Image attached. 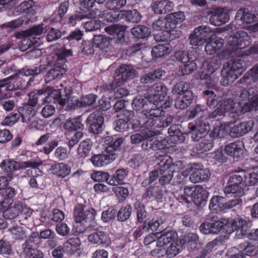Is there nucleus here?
I'll list each match as a JSON object with an SVG mask.
<instances>
[{
	"mask_svg": "<svg viewBox=\"0 0 258 258\" xmlns=\"http://www.w3.org/2000/svg\"><path fill=\"white\" fill-rule=\"evenodd\" d=\"M258 80V65L253 67L246 73L238 82L243 88L238 99V102H234V100L229 98L219 100L212 91H205L204 94L207 96V104L210 108H217L212 112L210 118L225 115L227 113L232 114L233 118L237 117L241 112H247L258 109L257 88L253 83Z\"/></svg>",
	"mask_w": 258,
	"mask_h": 258,
	"instance_id": "obj_1",
	"label": "nucleus"
},
{
	"mask_svg": "<svg viewBox=\"0 0 258 258\" xmlns=\"http://www.w3.org/2000/svg\"><path fill=\"white\" fill-rule=\"evenodd\" d=\"M258 21V11L250 12L248 9H240L235 16V20L228 26L227 30L233 33L227 40L228 45L227 49L232 53L238 49H244L249 45L251 39L247 33L242 30H237L239 28H245L250 31L248 24Z\"/></svg>",
	"mask_w": 258,
	"mask_h": 258,
	"instance_id": "obj_2",
	"label": "nucleus"
},
{
	"mask_svg": "<svg viewBox=\"0 0 258 258\" xmlns=\"http://www.w3.org/2000/svg\"><path fill=\"white\" fill-rule=\"evenodd\" d=\"M160 107H153L152 106L150 110L143 111L141 112V116L143 117L144 127H146L148 132L153 136L154 140L153 144H151L154 149L161 150L166 146L167 141L161 137H157L159 132L155 130V128H161L167 126L173 120L171 115L166 114Z\"/></svg>",
	"mask_w": 258,
	"mask_h": 258,
	"instance_id": "obj_3",
	"label": "nucleus"
},
{
	"mask_svg": "<svg viewBox=\"0 0 258 258\" xmlns=\"http://www.w3.org/2000/svg\"><path fill=\"white\" fill-rule=\"evenodd\" d=\"M257 182L258 173L254 169L239 170L230 177L224 191L225 194L235 193L238 196H242L244 186L254 185Z\"/></svg>",
	"mask_w": 258,
	"mask_h": 258,
	"instance_id": "obj_4",
	"label": "nucleus"
},
{
	"mask_svg": "<svg viewBox=\"0 0 258 258\" xmlns=\"http://www.w3.org/2000/svg\"><path fill=\"white\" fill-rule=\"evenodd\" d=\"M45 70L44 66L36 67L34 69H28L23 73L14 77L11 76L9 78L0 81V101L3 99L10 98L12 96L11 92L14 90L21 89L24 85L25 80H23V76L27 77L31 75H38Z\"/></svg>",
	"mask_w": 258,
	"mask_h": 258,
	"instance_id": "obj_5",
	"label": "nucleus"
},
{
	"mask_svg": "<svg viewBox=\"0 0 258 258\" xmlns=\"http://www.w3.org/2000/svg\"><path fill=\"white\" fill-rule=\"evenodd\" d=\"M245 68V64L240 59L229 60L222 71L221 84L225 86L230 85L243 73Z\"/></svg>",
	"mask_w": 258,
	"mask_h": 258,
	"instance_id": "obj_6",
	"label": "nucleus"
},
{
	"mask_svg": "<svg viewBox=\"0 0 258 258\" xmlns=\"http://www.w3.org/2000/svg\"><path fill=\"white\" fill-rule=\"evenodd\" d=\"M245 150L242 142L238 141L229 143L215 152V159L219 162H225L228 157L238 160L242 157Z\"/></svg>",
	"mask_w": 258,
	"mask_h": 258,
	"instance_id": "obj_7",
	"label": "nucleus"
},
{
	"mask_svg": "<svg viewBox=\"0 0 258 258\" xmlns=\"http://www.w3.org/2000/svg\"><path fill=\"white\" fill-rule=\"evenodd\" d=\"M61 90V89L59 88L52 90L51 88L48 87L46 90H40L32 93H34V96L38 97V100H43L44 102H46L57 101L60 104L63 105L69 101L72 90L71 87L65 88L64 89L65 95L62 94Z\"/></svg>",
	"mask_w": 258,
	"mask_h": 258,
	"instance_id": "obj_8",
	"label": "nucleus"
},
{
	"mask_svg": "<svg viewBox=\"0 0 258 258\" xmlns=\"http://www.w3.org/2000/svg\"><path fill=\"white\" fill-rule=\"evenodd\" d=\"M157 163L159 166L160 174L162 175L159 181L162 185L167 184L170 183L173 177V172L176 171V167L178 164H180V162H177L176 164H172V159L168 155H158L156 157Z\"/></svg>",
	"mask_w": 258,
	"mask_h": 258,
	"instance_id": "obj_9",
	"label": "nucleus"
},
{
	"mask_svg": "<svg viewBox=\"0 0 258 258\" xmlns=\"http://www.w3.org/2000/svg\"><path fill=\"white\" fill-rule=\"evenodd\" d=\"M189 88V85L185 82L179 83L173 87L172 93L179 95L175 102L176 108L183 109L191 104L193 96Z\"/></svg>",
	"mask_w": 258,
	"mask_h": 258,
	"instance_id": "obj_10",
	"label": "nucleus"
},
{
	"mask_svg": "<svg viewBox=\"0 0 258 258\" xmlns=\"http://www.w3.org/2000/svg\"><path fill=\"white\" fill-rule=\"evenodd\" d=\"M215 31L207 25H202L194 29L189 36L190 44L195 47L203 45L215 36Z\"/></svg>",
	"mask_w": 258,
	"mask_h": 258,
	"instance_id": "obj_11",
	"label": "nucleus"
},
{
	"mask_svg": "<svg viewBox=\"0 0 258 258\" xmlns=\"http://www.w3.org/2000/svg\"><path fill=\"white\" fill-rule=\"evenodd\" d=\"M96 211L93 208L87 209L85 206L81 204H77L74 209V218L77 223L75 226L77 229L75 233L78 235L84 231V228L82 227L81 224L83 221L92 220L94 219L96 215Z\"/></svg>",
	"mask_w": 258,
	"mask_h": 258,
	"instance_id": "obj_12",
	"label": "nucleus"
},
{
	"mask_svg": "<svg viewBox=\"0 0 258 258\" xmlns=\"http://www.w3.org/2000/svg\"><path fill=\"white\" fill-rule=\"evenodd\" d=\"M167 92V89L165 85L161 83H156L151 87L149 98L154 105L165 108L171 104L168 97L166 96Z\"/></svg>",
	"mask_w": 258,
	"mask_h": 258,
	"instance_id": "obj_13",
	"label": "nucleus"
},
{
	"mask_svg": "<svg viewBox=\"0 0 258 258\" xmlns=\"http://www.w3.org/2000/svg\"><path fill=\"white\" fill-rule=\"evenodd\" d=\"M42 164V162L39 160L17 162L8 159L3 161L1 163V167L4 171L7 172L30 167L35 170L36 172L38 171L39 173H41V171L38 169V167Z\"/></svg>",
	"mask_w": 258,
	"mask_h": 258,
	"instance_id": "obj_14",
	"label": "nucleus"
},
{
	"mask_svg": "<svg viewBox=\"0 0 258 258\" xmlns=\"http://www.w3.org/2000/svg\"><path fill=\"white\" fill-rule=\"evenodd\" d=\"M222 222H223V233L230 234L237 230L241 234H246L249 228L247 222L242 218L235 219L222 218Z\"/></svg>",
	"mask_w": 258,
	"mask_h": 258,
	"instance_id": "obj_15",
	"label": "nucleus"
},
{
	"mask_svg": "<svg viewBox=\"0 0 258 258\" xmlns=\"http://www.w3.org/2000/svg\"><path fill=\"white\" fill-rule=\"evenodd\" d=\"M166 215L162 211L153 209L151 216L144 221L143 230H156L159 226L166 221Z\"/></svg>",
	"mask_w": 258,
	"mask_h": 258,
	"instance_id": "obj_16",
	"label": "nucleus"
},
{
	"mask_svg": "<svg viewBox=\"0 0 258 258\" xmlns=\"http://www.w3.org/2000/svg\"><path fill=\"white\" fill-rule=\"evenodd\" d=\"M29 104L20 107L18 109L19 114L21 115L23 122L29 123L33 119L35 114L33 106L38 101V98L34 96V93L31 92L28 95Z\"/></svg>",
	"mask_w": 258,
	"mask_h": 258,
	"instance_id": "obj_17",
	"label": "nucleus"
},
{
	"mask_svg": "<svg viewBox=\"0 0 258 258\" xmlns=\"http://www.w3.org/2000/svg\"><path fill=\"white\" fill-rule=\"evenodd\" d=\"M220 60L217 58L206 59L203 63L202 71L199 73V77L201 80H212L211 75L220 67Z\"/></svg>",
	"mask_w": 258,
	"mask_h": 258,
	"instance_id": "obj_18",
	"label": "nucleus"
},
{
	"mask_svg": "<svg viewBox=\"0 0 258 258\" xmlns=\"http://www.w3.org/2000/svg\"><path fill=\"white\" fill-rule=\"evenodd\" d=\"M136 76V71L132 66L120 65L115 72L114 83L121 85L129 79H133Z\"/></svg>",
	"mask_w": 258,
	"mask_h": 258,
	"instance_id": "obj_19",
	"label": "nucleus"
},
{
	"mask_svg": "<svg viewBox=\"0 0 258 258\" xmlns=\"http://www.w3.org/2000/svg\"><path fill=\"white\" fill-rule=\"evenodd\" d=\"M188 128L191 134V138L195 141H198L210 130L209 123L205 119L197 120L195 125L189 124Z\"/></svg>",
	"mask_w": 258,
	"mask_h": 258,
	"instance_id": "obj_20",
	"label": "nucleus"
},
{
	"mask_svg": "<svg viewBox=\"0 0 258 258\" xmlns=\"http://www.w3.org/2000/svg\"><path fill=\"white\" fill-rule=\"evenodd\" d=\"M87 121L90 125V131L92 133L98 134L103 130L104 118L100 112L91 113Z\"/></svg>",
	"mask_w": 258,
	"mask_h": 258,
	"instance_id": "obj_21",
	"label": "nucleus"
},
{
	"mask_svg": "<svg viewBox=\"0 0 258 258\" xmlns=\"http://www.w3.org/2000/svg\"><path fill=\"white\" fill-rule=\"evenodd\" d=\"M192 173L189 179L192 182L196 183L208 180L210 177V172L207 169L201 168V165L194 164L190 167Z\"/></svg>",
	"mask_w": 258,
	"mask_h": 258,
	"instance_id": "obj_22",
	"label": "nucleus"
},
{
	"mask_svg": "<svg viewBox=\"0 0 258 258\" xmlns=\"http://www.w3.org/2000/svg\"><path fill=\"white\" fill-rule=\"evenodd\" d=\"M229 20V16L223 8H218L211 13L210 18L211 24L215 26H220L227 23Z\"/></svg>",
	"mask_w": 258,
	"mask_h": 258,
	"instance_id": "obj_23",
	"label": "nucleus"
},
{
	"mask_svg": "<svg viewBox=\"0 0 258 258\" xmlns=\"http://www.w3.org/2000/svg\"><path fill=\"white\" fill-rule=\"evenodd\" d=\"M92 15H94L93 18L98 17V19L101 18L103 21H105L108 22H117L122 19L121 11H112L110 12L107 11H100L96 10L95 12H91Z\"/></svg>",
	"mask_w": 258,
	"mask_h": 258,
	"instance_id": "obj_24",
	"label": "nucleus"
},
{
	"mask_svg": "<svg viewBox=\"0 0 258 258\" xmlns=\"http://www.w3.org/2000/svg\"><path fill=\"white\" fill-rule=\"evenodd\" d=\"M117 85L114 83V80L111 85L105 87L103 89L104 92H107L109 94V98L111 99L112 94H114L115 99H119L127 96L129 94V91L125 88L121 87V85Z\"/></svg>",
	"mask_w": 258,
	"mask_h": 258,
	"instance_id": "obj_25",
	"label": "nucleus"
},
{
	"mask_svg": "<svg viewBox=\"0 0 258 258\" xmlns=\"http://www.w3.org/2000/svg\"><path fill=\"white\" fill-rule=\"evenodd\" d=\"M115 158V154H108L105 152V154L93 155L91 158V162L95 167H99L108 165Z\"/></svg>",
	"mask_w": 258,
	"mask_h": 258,
	"instance_id": "obj_26",
	"label": "nucleus"
},
{
	"mask_svg": "<svg viewBox=\"0 0 258 258\" xmlns=\"http://www.w3.org/2000/svg\"><path fill=\"white\" fill-rule=\"evenodd\" d=\"M176 237V232L165 229L158 235L156 245L157 247H162L173 240H175V238Z\"/></svg>",
	"mask_w": 258,
	"mask_h": 258,
	"instance_id": "obj_27",
	"label": "nucleus"
},
{
	"mask_svg": "<svg viewBox=\"0 0 258 258\" xmlns=\"http://www.w3.org/2000/svg\"><path fill=\"white\" fill-rule=\"evenodd\" d=\"M174 4L168 0L155 1L151 5L153 11L156 14H164L172 11Z\"/></svg>",
	"mask_w": 258,
	"mask_h": 258,
	"instance_id": "obj_28",
	"label": "nucleus"
},
{
	"mask_svg": "<svg viewBox=\"0 0 258 258\" xmlns=\"http://www.w3.org/2000/svg\"><path fill=\"white\" fill-rule=\"evenodd\" d=\"M226 202L221 196H213L210 201L209 209L214 213L224 212L226 210Z\"/></svg>",
	"mask_w": 258,
	"mask_h": 258,
	"instance_id": "obj_29",
	"label": "nucleus"
},
{
	"mask_svg": "<svg viewBox=\"0 0 258 258\" xmlns=\"http://www.w3.org/2000/svg\"><path fill=\"white\" fill-rule=\"evenodd\" d=\"M106 146L105 147V152L108 154H114L117 157V154L115 151H117L121 145L123 143V139L122 138H118L116 136L108 137L107 139H106Z\"/></svg>",
	"mask_w": 258,
	"mask_h": 258,
	"instance_id": "obj_30",
	"label": "nucleus"
},
{
	"mask_svg": "<svg viewBox=\"0 0 258 258\" xmlns=\"http://www.w3.org/2000/svg\"><path fill=\"white\" fill-rule=\"evenodd\" d=\"M133 107L137 110H139L143 108V111L147 110L148 111L150 110L148 107L153 106V101L150 100L149 96L148 97L144 96H138L135 98L133 101Z\"/></svg>",
	"mask_w": 258,
	"mask_h": 258,
	"instance_id": "obj_31",
	"label": "nucleus"
},
{
	"mask_svg": "<svg viewBox=\"0 0 258 258\" xmlns=\"http://www.w3.org/2000/svg\"><path fill=\"white\" fill-rule=\"evenodd\" d=\"M50 171L56 176L64 178L70 174L71 168L67 164L61 162L52 165Z\"/></svg>",
	"mask_w": 258,
	"mask_h": 258,
	"instance_id": "obj_32",
	"label": "nucleus"
},
{
	"mask_svg": "<svg viewBox=\"0 0 258 258\" xmlns=\"http://www.w3.org/2000/svg\"><path fill=\"white\" fill-rule=\"evenodd\" d=\"M190 55L192 57L186 62H183V64L181 66L182 74L183 75L191 74L197 68V63L195 62L198 57L197 51L195 50H191Z\"/></svg>",
	"mask_w": 258,
	"mask_h": 258,
	"instance_id": "obj_33",
	"label": "nucleus"
},
{
	"mask_svg": "<svg viewBox=\"0 0 258 258\" xmlns=\"http://www.w3.org/2000/svg\"><path fill=\"white\" fill-rule=\"evenodd\" d=\"M209 41L205 46V51L208 54L212 55L220 50L224 44L223 39L214 37L209 40Z\"/></svg>",
	"mask_w": 258,
	"mask_h": 258,
	"instance_id": "obj_34",
	"label": "nucleus"
},
{
	"mask_svg": "<svg viewBox=\"0 0 258 258\" xmlns=\"http://www.w3.org/2000/svg\"><path fill=\"white\" fill-rule=\"evenodd\" d=\"M208 197V192L202 186L195 185L192 200L198 206L204 204Z\"/></svg>",
	"mask_w": 258,
	"mask_h": 258,
	"instance_id": "obj_35",
	"label": "nucleus"
},
{
	"mask_svg": "<svg viewBox=\"0 0 258 258\" xmlns=\"http://www.w3.org/2000/svg\"><path fill=\"white\" fill-rule=\"evenodd\" d=\"M185 19V15L183 12L172 13L167 16V24L171 30L176 28L178 23H181Z\"/></svg>",
	"mask_w": 258,
	"mask_h": 258,
	"instance_id": "obj_36",
	"label": "nucleus"
},
{
	"mask_svg": "<svg viewBox=\"0 0 258 258\" xmlns=\"http://www.w3.org/2000/svg\"><path fill=\"white\" fill-rule=\"evenodd\" d=\"M127 175V171L126 170L123 169H118L107 181V183L113 186L122 184Z\"/></svg>",
	"mask_w": 258,
	"mask_h": 258,
	"instance_id": "obj_37",
	"label": "nucleus"
},
{
	"mask_svg": "<svg viewBox=\"0 0 258 258\" xmlns=\"http://www.w3.org/2000/svg\"><path fill=\"white\" fill-rule=\"evenodd\" d=\"M81 241L77 238H72L68 240L63 244L64 251L68 254H74L80 249Z\"/></svg>",
	"mask_w": 258,
	"mask_h": 258,
	"instance_id": "obj_38",
	"label": "nucleus"
},
{
	"mask_svg": "<svg viewBox=\"0 0 258 258\" xmlns=\"http://www.w3.org/2000/svg\"><path fill=\"white\" fill-rule=\"evenodd\" d=\"M171 50L168 44H158L154 47L151 51L153 57L159 58L167 55Z\"/></svg>",
	"mask_w": 258,
	"mask_h": 258,
	"instance_id": "obj_39",
	"label": "nucleus"
},
{
	"mask_svg": "<svg viewBox=\"0 0 258 258\" xmlns=\"http://www.w3.org/2000/svg\"><path fill=\"white\" fill-rule=\"evenodd\" d=\"M22 202L17 201L4 212L3 216L6 219H13L20 214V209L22 208Z\"/></svg>",
	"mask_w": 258,
	"mask_h": 258,
	"instance_id": "obj_40",
	"label": "nucleus"
},
{
	"mask_svg": "<svg viewBox=\"0 0 258 258\" xmlns=\"http://www.w3.org/2000/svg\"><path fill=\"white\" fill-rule=\"evenodd\" d=\"M144 125V124H143L142 125V131L141 133H137L131 136V141L132 143L138 144L144 139L147 140L148 141H153V140H151L153 139V136H151V135H150V133L148 132L147 130L145 129L146 127H143ZM154 141V140H153V141Z\"/></svg>",
	"mask_w": 258,
	"mask_h": 258,
	"instance_id": "obj_41",
	"label": "nucleus"
},
{
	"mask_svg": "<svg viewBox=\"0 0 258 258\" xmlns=\"http://www.w3.org/2000/svg\"><path fill=\"white\" fill-rule=\"evenodd\" d=\"M111 39L104 35H97L93 39V45L101 49L107 48L110 45Z\"/></svg>",
	"mask_w": 258,
	"mask_h": 258,
	"instance_id": "obj_42",
	"label": "nucleus"
},
{
	"mask_svg": "<svg viewBox=\"0 0 258 258\" xmlns=\"http://www.w3.org/2000/svg\"><path fill=\"white\" fill-rule=\"evenodd\" d=\"M43 24H41L36 26L33 27L31 29L21 32H18L15 34L16 37H20L21 35L25 34L32 36V39H36L38 41L39 39L37 37L40 36L43 31Z\"/></svg>",
	"mask_w": 258,
	"mask_h": 258,
	"instance_id": "obj_43",
	"label": "nucleus"
},
{
	"mask_svg": "<svg viewBox=\"0 0 258 258\" xmlns=\"http://www.w3.org/2000/svg\"><path fill=\"white\" fill-rule=\"evenodd\" d=\"M131 33L138 39H146L150 35V32L148 28L143 25H137L131 29Z\"/></svg>",
	"mask_w": 258,
	"mask_h": 258,
	"instance_id": "obj_44",
	"label": "nucleus"
},
{
	"mask_svg": "<svg viewBox=\"0 0 258 258\" xmlns=\"http://www.w3.org/2000/svg\"><path fill=\"white\" fill-rule=\"evenodd\" d=\"M21 39L22 40L19 45V49L22 51H24L28 49L31 45H34L37 42V40L32 39V36L29 35H21L20 37H16Z\"/></svg>",
	"mask_w": 258,
	"mask_h": 258,
	"instance_id": "obj_45",
	"label": "nucleus"
},
{
	"mask_svg": "<svg viewBox=\"0 0 258 258\" xmlns=\"http://www.w3.org/2000/svg\"><path fill=\"white\" fill-rule=\"evenodd\" d=\"M66 72V68L62 66H57L50 70L47 74L45 78L46 82H49L55 79L59 78Z\"/></svg>",
	"mask_w": 258,
	"mask_h": 258,
	"instance_id": "obj_46",
	"label": "nucleus"
},
{
	"mask_svg": "<svg viewBox=\"0 0 258 258\" xmlns=\"http://www.w3.org/2000/svg\"><path fill=\"white\" fill-rule=\"evenodd\" d=\"M92 142L90 140H86L82 142L78 148V154L81 157H87L90 152Z\"/></svg>",
	"mask_w": 258,
	"mask_h": 258,
	"instance_id": "obj_47",
	"label": "nucleus"
},
{
	"mask_svg": "<svg viewBox=\"0 0 258 258\" xmlns=\"http://www.w3.org/2000/svg\"><path fill=\"white\" fill-rule=\"evenodd\" d=\"M228 123L221 124L220 125L215 127L211 133V136L214 138H223L229 134Z\"/></svg>",
	"mask_w": 258,
	"mask_h": 258,
	"instance_id": "obj_48",
	"label": "nucleus"
},
{
	"mask_svg": "<svg viewBox=\"0 0 258 258\" xmlns=\"http://www.w3.org/2000/svg\"><path fill=\"white\" fill-rule=\"evenodd\" d=\"M84 125L81 122L80 117L72 119H68L64 125V128L68 131L82 129Z\"/></svg>",
	"mask_w": 258,
	"mask_h": 258,
	"instance_id": "obj_49",
	"label": "nucleus"
},
{
	"mask_svg": "<svg viewBox=\"0 0 258 258\" xmlns=\"http://www.w3.org/2000/svg\"><path fill=\"white\" fill-rule=\"evenodd\" d=\"M122 18L125 17L127 21L135 23L138 22L141 18V14L136 10L130 11H121Z\"/></svg>",
	"mask_w": 258,
	"mask_h": 258,
	"instance_id": "obj_50",
	"label": "nucleus"
},
{
	"mask_svg": "<svg viewBox=\"0 0 258 258\" xmlns=\"http://www.w3.org/2000/svg\"><path fill=\"white\" fill-rule=\"evenodd\" d=\"M23 254L26 258H43V254L40 250L31 247H24Z\"/></svg>",
	"mask_w": 258,
	"mask_h": 258,
	"instance_id": "obj_51",
	"label": "nucleus"
},
{
	"mask_svg": "<svg viewBox=\"0 0 258 258\" xmlns=\"http://www.w3.org/2000/svg\"><path fill=\"white\" fill-rule=\"evenodd\" d=\"M35 8L34 2L31 0L24 1L18 6L19 10L21 12L31 14H34L36 13Z\"/></svg>",
	"mask_w": 258,
	"mask_h": 258,
	"instance_id": "obj_52",
	"label": "nucleus"
},
{
	"mask_svg": "<svg viewBox=\"0 0 258 258\" xmlns=\"http://www.w3.org/2000/svg\"><path fill=\"white\" fill-rule=\"evenodd\" d=\"M182 249L181 242L178 243L177 240H173L166 250V253L169 257H173L178 254Z\"/></svg>",
	"mask_w": 258,
	"mask_h": 258,
	"instance_id": "obj_53",
	"label": "nucleus"
},
{
	"mask_svg": "<svg viewBox=\"0 0 258 258\" xmlns=\"http://www.w3.org/2000/svg\"><path fill=\"white\" fill-rule=\"evenodd\" d=\"M135 208L137 212L138 221L142 223L147 217V212L145 210L143 204L139 201H137L134 204Z\"/></svg>",
	"mask_w": 258,
	"mask_h": 258,
	"instance_id": "obj_54",
	"label": "nucleus"
},
{
	"mask_svg": "<svg viewBox=\"0 0 258 258\" xmlns=\"http://www.w3.org/2000/svg\"><path fill=\"white\" fill-rule=\"evenodd\" d=\"M119 201H124L128 196V188L124 186H115L112 189Z\"/></svg>",
	"mask_w": 258,
	"mask_h": 258,
	"instance_id": "obj_55",
	"label": "nucleus"
},
{
	"mask_svg": "<svg viewBox=\"0 0 258 258\" xmlns=\"http://www.w3.org/2000/svg\"><path fill=\"white\" fill-rule=\"evenodd\" d=\"M94 15H92V13H89L87 14H83L82 13H78L74 15L71 16L69 18V23L72 26H74L77 23L78 21H80L85 18H92Z\"/></svg>",
	"mask_w": 258,
	"mask_h": 258,
	"instance_id": "obj_56",
	"label": "nucleus"
},
{
	"mask_svg": "<svg viewBox=\"0 0 258 258\" xmlns=\"http://www.w3.org/2000/svg\"><path fill=\"white\" fill-rule=\"evenodd\" d=\"M126 0H109L106 4L107 9L111 11H117L125 6Z\"/></svg>",
	"mask_w": 258,
	"mask_h": 258,
	"instance_id": "obj_57",
	"label": "nucleus"
},
{
	"mask_svg": "<svg viewBox=\"0 0 258 258\" xmlns=\"http://www.w3.org/2000/svg\"><path fill=\"white\" fill-rule=\"evenodd\" d=\"M221 241L220 240H219L218 238H216L213 240L208 242L201 254L198 256L197 258H205L207 253L216 249L217 245Z\"/></svg>",
	"mask_w": 258,
	"mask_h": 258,
	"instance_id": "obj_58",
	"label": "nucleus"
},
{
	"mask_svg": "<svg viewBox=\"0 0 258 258\" xmlns=\"http://www.w3.org/2000/svg\"><path fill=\"white\" fill-rule=\"evenodd\" d=\"M110 176L107 172L103 171H95L91 174V178L94 181L104 182L108 181Z\"/></svg>",
	"mask_w": 258,
	"mask_h": 258,
	"instance_id": "obj_59",
	"label": "nucleus"
},
{
	"mask_svg": "<svg viewBox=\"0 0 258 258\" xmlns=\"http://www.w3.org/2000/svg\"><path fill=\"white\" fill-rule=\"evenodd\" d=\"M96 99V96L93 94H89L83 97L77 103L78 107H85L93 104Z\"/></svg>",
	"mask_w": 258,
	"mask_h": 258,
	"instance_id": "obj_60",
	"label": "nucleus"
},
{
	"mask_svg": "<svg viewBox=\"0 0 258 258\" xmlns=\"http://www.w3.org/2000/svg\"><path fill=\"white\" fill-rule=\"evenodd\" d=\"M229 135L233 137L236 138L242 136L243 130L241 128L240 123L234 124L232 123L229 122Z\"/></svg>",
	"mask_w": 258,
	"mask_h": 258,
	"instance_id": "obj_61",
	"label": "nucleus"
},
{
	"mask_svg": "<svg viewBox=\"0 0 258 258\" xmlns=\"http://www.w3.org/2000/svg\"><path fill=\"white\" fill-rule=\"evenodd\" d=\"M167 17L165 19H160L153 23V28L156 31H162L167 29V31H172L167 24Z\"/></svg>",
	"mask_w": 258,
	"mask_h": 258,
	"instance_id": "obj_62",
	"label": "nucleus"
},
{
	"mask_svg": "<svg viewBox=\"0 0 258 258\" xmlns=\"http://www.w3.org/2000/svg\"><path fill=\"white\" fill-rule=\"evenodd\" d=\"M168 132L170 136L169 140L173 143H177L181 142V141H180L179 139V135L180 133L178 126H171L168 129Z\"/></svg>",
	"mask_w": 258,
	"mask_h": 258,
	"instance_id": "obj_63",
	"label": "nucleus"
},
{
	"mask_svg": "<svg viewBox=\"0 0 258 258\" xmlns=\"http://www.w3.org/2000/svg\"><path fill=\"white\" fill-rule=\"evenodd\" d=\"M102 24L101 20H91L85 23L84 27L86 31H92L99 29Z\"/></svg>",
	"mask_w": 258,
	"mask_h": 258,
	"instance_id": "obj_64",
	"label": "nucleus"
}]
</instances>
